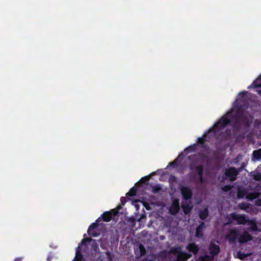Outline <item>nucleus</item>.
Wrapping results in <instances>:
<instances>
[{"instance_id":"9d476101","label":"nucleus","mask_w":261,"mask_h":261,"mask_svg":"<svg viewBox=\"0 0 261 261\" xmlns=\"http://www.w3.org/2000/svg\"><path fill=\"white\" fill-rule=\"evenodd\" d=\"M145 252V249L141 244H139V246L135 249L136 254L138 257L143 255Z\"/></svg>"},{"instance_id":"4be33fe9","label":"nucleus","mask_w":261,"mask_h":261,"mask_svg":"<svg viewBox=\"0 0 261 261\" xmlns=\"http://www.w3.org/2000/svg\"><path fill=\"white\" fill-rule=\"evenodd\" d=\"M250 228L251 230H252V231H255L257 229L256 225H255V224L254 222H250Z\"/></svg>"},{"instance_id":"cd10ccee","label":"nucleus","mask_w":261,"mask_h":261,"mask_svg":"<svg viewBox=\"0 0 261 261\" xmlns=\"http://www.w3.org/2000/svg\"><path fill=\"white\" fill-rule=\"evenodd\" d=\"M160 189V188L158 186H156V187H153V191H154V192H157Z\"/></svg>"},{"instance_id":"dca6fc26","label":"nucleus","mask_w":261,"mask_h":261,"mask_svg":"<svg viewBox=\"0 0 261 261\" xmlns=\"http://www.w3.org/2000/svg\"><path fill=\"white\" fill-rule=\"evenodd\" d=\"M250 254H245L243 252L239 251L236 252V253L234 254V256L241 259H243L245 257L250 255Z\"/></svg>"},{"instance_id":"39448f33","label":"nucleus","mask_w":261,"mask_h":261,"mask_svg":"<svg viewBox=\"0 0 261 261\" xmlns=\"http://www.w3.org/2000/svg\"><path fill=\"white\" fill-rule=\"evenodd\" d=\"M259 195V194L256 192H246L244 195H242L240 190L238 191V196L239 198L245 197L246 198L250 200L257 198Z\"/></svg>"},{"instance_id":"ddd939ff","label":"nucleus","mask_w":261,"mask_h":261,"mask_svg":"<svg viewBox=\"0 0 261 261\" xmlns=\"http://www.w3.org/2000/svg\"><path fill=\"white\" fill-rule=\"evenodd\" d=\"M204 228V223L202 222L201 224L197 228L196 231V237L200 238L202 236V231Z\"/></svg>"},{"instance_id":"aec40b11","label":"nucleus","mask_w":261,"mask_h":261,"mask_svg":"<svg viewBox=\"0 0 261 261\" xmlns=\"http://www.w3.org/2000/svg\"><path fill=\"white\" fill-rule=\"evenodd\" d=\"M227 117L228 116L224 117L220 120V121L219 122V125L220 126L222 125H225L229 122V120L227 119Z\"/></svg>"},{"instance_id":"4468645a","label":"nucleus","mask_w":261,"mask_h":261,"mask_svg":"<svg viewBox=\"0 0 261 261\" xmlns=\"http://www.w3.org/2000/svg\"><path fill=\"white\" fill-rule=\"evenodd\" d=\"M208 215L207 208H204L203 210H200L199 213V216L200 219H205Z\"/></svg>"},{"instance_id":"9b49d317","label":"nucleus","mask_w":261,"mask_h":261,"mask_svg":"<svg viewBox=\"0 0 261 261\" xmlns=\"http://www.w3.org/2000/svg\"><path fill=\"white\" fill-rule=\"evenodd\" d=\"M179 210V206L177 201H174L170 208V212L173 215L176 214Z\"/></svg>"},{"instance_id":"2eb2a0df","label":"nucleus","mask_w":261,"mask_h":261,"mask_svg":"<svg viewBox=\"0 0 261 261\" xmlns=\"http://www.w3.org/2000/svg\"><path fill=\"white\" fill-rule=\"evenodd\" d=\"M251 174L255 180L259 181L261 180V173L255 171L251 172Z\"/></svg>"},{"instance_id":"f257e3e1","label":"nucleus","mask_w":261,"mask_h":261,"mask_svg":"<svg viewBox=\"0 0 261 261\" xmlns=\"http://www.w3.org/2000/svg\"><path fill=\"white\" fill-rule=\"evenodd\" d=\"M172 251L177 254V261H186L191 256V254L182 252L179 247L173 248Z\"/></svg>"},{"instance_id":"6e6552de","label":"nucleus","mask_w":261,"mask_h":261,"mask_svg":"<svg viewBox=\"0 0 261 261\" xmlns=\"http://www.w3.org/2000/svg\"><path fill=\"white\" fill-rule=\"evenodd\" d=\"M231 217L234 221H236V224H243L247 222L245 218L241 215L232 214Z\"/></svg>"},{"instance_id":"1a4fd4ad","label":"nucleus","mask_w":261,"mask_h":261,"mask_svg":"<svg viewBox=\"0 0 261 261\" xmlns=\"http://www.w3.org/2000/svg\"><path fill=\"white\" fill-rule=\"evenodd\" d=\"M210 253L213 255L217 254L219 252V245L214 242H211L210 245Z\"/></svg>"},{"instance_id":"6ab92c4d","label":"nucleus","mask_w":261,"mask_h":261,"mask_svg":"<svg viewBox=\"0 0 261 261\" xmlns=\"http://www.w3.org/2000/svg\"><path fill=\"white\" fill-rule=\"evenodd\" d=\"M112 219V215L110 213H105L103 215V219L106 222H109Z\"/></svg>"},{"instance_id":"f3484780","label":"nucleus","mask_w":261,"mask_h":261,"mask_svg":"<svg viewBox=\"0 0 261 261\" xmlns=\"http://www.w3.org/2000/svg\"><path fill=\"white\" fill-rule=\"evenodd\" d=\"M213 257L212 256L205 255L200 257L199 261H213Z\"/></svg>"},{"instance_id":"a878e982","label":"nucleus","mask_w":261,"mask_h":261,"mask_svg":"<svg viewBox=\"0 0 261 261\" xmlns=\"http://www.w3.org/2000/svg\"><path fill=\"white\" fill-rule=\"evenodd\" d=\"M255 204L257 206H261V198L255 201Z\"/></svg>"},{"instance_id":"bb28decb","label":"nucleus","mask_w":261,"mask_h":261,"mask_svg":"<svg viewBox=\"0 0 261 261\" xmlns=\"http://www.w3.org/2000/svg\"><path fill=\"white\" fill-rule=\"evenodd\" d=\"M91 240L89 239V238H86V239H83L82 241V244L84 243L85 242H89Z\"/></svg>"},{"instance_id":"5701e85b","label":"nucleus","mask_w":261,"mask_h":261,"mask_svg":"<svg viewBox=\"0 0 261 261\" xmlns=\"http://www.w3.org/2000/svg\"><path fill=\"white\" fill-rule=\"evenodd\" d=\"M81 255L80 254L79 251L77 249L76 252V260H74L73 261H81Z\"/></svg>"},{"instance_id":"f8f14e48","label":"nucleus","mask_w":261,"mask_h":261,"mask_svg":"<svg viewBox=\"0 0 261 261\" xmlns=\"http://www.w3.org/2000/svg\"><path fill=\"white\" fill-rule=\"evenodd\" d=\"M187 249L190 251L193 252L194 254H196L199 248L194 243H190L187 246Z\"/></svg>"},{"instance_id":"0eeeda50","label":"nucleus","mask_w":261,"mask_h":261,"mask_svg":"<svg viewBox=\"0 0 261 261\" xmlns=\"http://www.w3.org/2000/svg\"><path fill=\"white\" fill-rule=\"evenodd\" d=\"M184 199H191L192 197L191 190L187 187H182L180 189Z\"/></svg>"},{"instance_id":"f03ea898","label":"nucleus","mask_w":261,"mask_h":261,"mask_svg":"<svg viewBox=\"0 0 261 261\" xmlns=\"http://www.w3.org/2000/svg\"><path fill=\"white\" fill-rule=\"evenodd\" d=\"M239 232V230L232 228L229 229L226 234V238L231 243H236L237 240H238Z\"/></svg>"},{"instance_id":"7ed1b4c3","label":"nucleus","mask_w":261,"mask_h":261,"mask_svg":"<svg viewBox=\"0 0 261 261\" xmlns=\"http://www.w3.org/2000/svg\"><path fill=\"white\" fill-rule=\"evenodd\" d=\"M190 199H184L181 203V207L185 214H189L193 207V205Z\"/></svg>"},{"instance_id":"b1692460","label":"nucleus","mask_w":261,"mask_h":261,"mask_svg":"<svg viewBox=\"0 0 261 261\" xmlns=\"http://www.w3.org/2000/svg\"><path fill=\"white\" fill-rule=\"evenodd\" d=\"M95 226H96L95 224H92V225L91 226H90V227L89 228V229L88 230V233H89V234H90V235L91 234V235H92L93 236H96V235L93 234V233H92L91 232V231L92 230V229Z\"/></svg>"},{"instance_id":"c85d7f7f","label":"nucleus","mask_w":261,"mask_h":261,"mask_svg":"<svg viewBox=\"0 0 261 261\" xmlns=\"http://www.w3.org/2000/svg\"><path fill=\"white\" fill-rule=\"evenodd\" d=\"M117 211H115L114 215H116L117 214Z\"/></svg>"},{"instance_id":"423d86ee","label":"nucleus","mask_w":261,"mask_h":261,"mask_svg":"<svg viewBox=\"0 0 261 261\" xmlns=\"http://www.w3.org/2000/svg\"><path fill=\"white\" fill-rule=\"evenodd\" d=\"M225 174L226 176L230 178V180L233 181L236 179L238 175V171L234 168H230L225 170Z\"/></svg>"},{"instance_id":"412c9836","label":"nucleus","mask_w":261,"mask_h":261,"mask_svg":"<svg viewBox=\"0 0 261 261\" xmlns=\"http://www.w3.org/2000/svg\"><path fill=\"white\" fill-rule=\"evenodd\" d=\"M197 171L198 172V174L200 176V181L202 182V167L201 166H198L197 168Z\"/></svg>"},{"instance_id":"a211bd4d","label":"nucleus","mask_w":261,"mask_h":261,"mask_svg":"<svg viewBox=\"0 0 261 261\" xmlns=\"http://www.w3.org/2000/svg\"><path fill=\"white\" fill-rule=\"evenodd\" d=\"M253 158L256 160H259L261 159V150H258L254 151L253 152Z\"/></svg>"},{"instance_id":"20e7f679","label":"nucleus","mask_w":261,"mask_h":261,"mask_svg":"<svg viewBox=\"0 0 261 261\" xmlns=\"http://www.w3.org/2000/svg\"><path fill=\"white\" fill-rule=\"evenodd\" d=\"M252 237L247 231L239 232L238 241L241 243H244L252 240Z\"/></svg>"},{"instance_id":"393cba45","label":"nucleus","mask_w":261,"mask_h":261,"mask_svg":"<svg viewBox=\"0 0 261 261\" xmlns=\"http://www.w3.org/2000/svg\"><path fill=\"white\" fill-rule=\"evenodd\" d=\"M223 190L226 192L229 190L231 189V187L230 186H225L223 188H222Z\"/></svg>"}]
</instances>
